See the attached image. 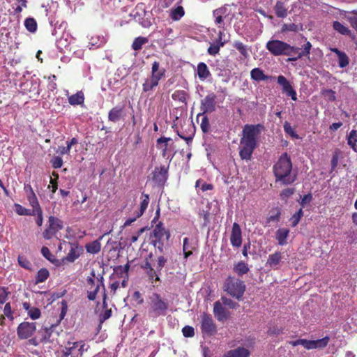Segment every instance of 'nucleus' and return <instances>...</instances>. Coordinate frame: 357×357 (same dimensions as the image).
<instances>
[{
  "label": "nucleus",
  "mask_w": 357,
  "mask_h": 357,
  "mask_svg": "<svg viewBox=\"0 0 357 357\" xmlns=\"http://www.w3.org/2000/svg\"><path fill=\"white\" fill-rule=\"evenodd\" d=\"M264 126L261 124L245 125L240 142V156L243 160H250L257 145V139Z\"/></svg>",
  "instance_id": "nucleus-1"
},
{
  "label": "nucleus",
  "mask_w": 357,
  "mask_h": 357,
  "mask_svg": "<svg viewBox=\"0 0 357 357\" xmlns=\"http://www.w3.org/2000/svg\"><path fill=\"white\" fill-rule=\"evenodd\" d=\"M292 165L287 153L282 154L273 167L277 181L290 184L296 180V175L291 173Z\"/></svg>",
  "instance_id": "nucleus-2"
},
{
  "label": "nucleus",
  "mask_w": 357,
  "mask_h": 357,
  "mask_svg": "<svg viewBox=\"0 0 357 357\" xmlns=\"http://www.w3.org/2000/svg\"><path fill=\"white\" fill-rule=\"evenodd\" d=\"M236 6L234 4H226L224 6L213 10L214 22L219 28L224 27L225 24H230L235 16Z\"/></svg>",
  "instance_id": "nucleus-3"
},
{
  "label": "nucleus",
  "mask_w": 357,
  "mask_h": 357,
  "mask_svg": "<svg viewBox=\"0 0 357 357\" xmlns=\"http://www.w3.org/2000/svg\"><path fill=\"white\" fill-rule=\"evenodd\" d=\"M266 48L274 56H291L294 52L298 50V47L291 46L289 44L279 40L268 41Z\"/></svg>",
  "instance_id": "nucleus-4"
},
{
  "label": "nucleus",
  "mask_w": 357,
  "mask_h": 357,
  "mask_svg": "<svg viewBox=\"0 0 357 357\" xmlns=\"http://www.w3.org/2000/svg\"><path fill=\"white\" fill-rule=\"evenodd\" d=\"M224 289L229 295L239 300L245 290L244 282L234 277H229L225 282Z\"/></svg>",
  "instance_id": "nucleus-5"
},
{
  "label": "nucleus",
  "mask_w": 357,
  "mask_h": 357,
  "mask_svg": "<svg viewBox=\"0 0 357 357\" xmlns=\"http://www.w3.org/2000/svg\"><path fill=\"white\" fill-rule=\"evenodd\" d=\"M87 283V298L90 301H94L96 294L99 291L100 286H103L102 280L95 277L94 271L91 272V276H89L86 279Z\"/></svg>",
  "instance_id": "nucleus-6"
},
{
  "label": "nucleus",
  "mask_w": 357,
  "mask_h": 357,
  "mask_svg": "<svg viewBox=\"0 0 357 357\" xmlns=\"http://www.w3.org/2000/svg\"><path fill=\"white\" fill-rule=\"evenodd\" d=\"M201 331L204 336H211L216 333V326L210 314L201 315Z\"/></svg>",
  "instance_id": "nucleus-7"
},
{
  "label": "nucleus",
  "mask_w": 357,
  "mask_h": 357,
  "mask_svg": "<svg viewBox=\"0 0 357 357\" xmlns=\"http://www.w3.org/2000/svg\"><path fill=\"white\" fill-rule=\"evenodd\" d=\"M36 331V323L24 321L17 326V333L20 339L26 340L31 337Z\"/></svg>",
  "instance_id": "nucleus-8"
},
{
  "label": "nucleus",
  "mask_w": 357,
  "mask_h": 357,
  "mask_svg": "<svg viewBox=\"0 0 357 357\" xmlns=\"http://www.w3.org/2000/svg\"><path fill=\"white\" fill-rule=\"evenodd\" d=\"M84 344L82 342H68L63 351V356L68 357H81L84 351Z\"/></svg>",
  "instance_id": "nucleus-9"
},
{
  "label": "nucleus",
  "mask_w": 357,
  "mask_h": 357,
  "mask_svg": "<svg viewBox=\"0 0 357 357\" xmlns=\"http://www.w3.org/2000/svg\"><path fill=\"white\" fill-rule=\"evenodd\" d=\"M151 299V312L153 315L160 316L165 314L167 309V304L158 294H153Z\"/></svg>",
  "instance_id": "nucleus-10"
},
{
  "label": "nucleus",
  "mask_w": 357,
  "mask_h": 357,
  "mask_svg": "<svg viewBox=\"0 0 357 357\" xmlns=\"http://www.w3.org/2000/svg\"><path fill=\"white\" fill-rule=\"evenodd\" d=\"M230 242L233 247L239 248L242 244V232L239 225L234 222L232 226Z\"/></svg>",
  "instance_id": "nucleus-11"
},
{
  "label": "nucleus",
  "mask_w": 357,
  "mask_h": 357,
  "mask_svg": "<svg viewBox=\"0 0 357 357\" xmlns=\"http://www.w3.org/2000/svg\"><path fill=\"white\" fill-rule=\"evenodd\" d=\"M215 98L216 96L214 93L208 94L202 100V110L204 113H211L215 109Z\"/></svg>",
  "instance_id": "nucleus-12"
},
{
  "label": "nucleus",
  "mask_w": 357,
  "mask_h": 357,
  "mask_svg": "<svg viewBox=\"0 0 357 357\" xmlns=\"http://www.w3.org/2000/svg\"><path fill=\"white\" fill-rule=\"evenodd\" d=\"M225 33L222 31H219L218 38L211 43L210 47L208 49V53L210 55L215 56L219 52L220 48L223 47L226 40L224 39Z\"/></svg>",
  "instance_id": "nucleus-13"
},
{
  "label": "nucleus",
  "mask_w": 357,
  "mask_h": 357,
  "mask_svg": "<svg viewBox=\"0 0 357 357\" xmlns=\"http://www.w3.org/2000/svg\"><path fill=\"white\" fill-rule=\"evenodd\" d=\"M329 342V337L326 336L324 338L317 340H306L305 348L306 349H323L327 346Z\"/></svg>",
  "instance_id": "nucleus-14"
},
{
  "label": "nucleus",
  "mask_w": 357,
  "mask_h": 357,
  "mask_svg": "<svg viewBox=\"0 0 357 357\" xmlns=\"http://www.w3.org/2000/svg\"><path fill=\"white\" fill-rule=\"evenodd\" d=\"M213 313L218 321H223L229 317L228 311L222 306L220 301L214 303Z\"/></svg>",
  "instance_id": "nucleus-15"
},
{
  "label": "nucleus",
  "mask_w": 357,
  "mask_h": 357,
  "mask_svg": "<svg viewBox=\"0 0 357 357\" xmlns=\"http://www.w3.org/2000/svg\"><path fill=\"white\" fill-rule=\"evenodd\" d=\"M107 42V38L102 35H93L89 38V47L90 49H96Z\"/></svg>",
  "instance_id": "nucleus-16"
},
{
  "label": "nucleus",
  "mask_w": 357,
  "mask_h": 357,
  "mask_svg": "<svg viewBox=\"0 0 357 357\" xmlns=\"http://www.w3.org/2000/svg\"><path fill=\"white\" fill-rule=\"evenodd\" d=\"M165 74V69L160 67V63L155 61L152 64L151 77L159 82Z\"/></svg>",
  "instance_id": "nucleus-17"
},
{
  "label": "nucleus",
  "mask_w": 357,
  "mask_h": 357,
  "mask_svg": "<svg viewBox=\"0 0 357 357\" xmlns=\"http://www.w3.org/2000/svg\"><path fill=\"white\" fill-rule=\"evenodd\" d=\"M153 234L160 241L163 240L168 241L170 236L169 232L166 230L161 224H158L155 226L153 230Z\"/></svg>",
  "instance_id": "nucleus-18"
},
{
  "label": "nucleus",
  "mask_w": 357,
  "mask_h": 357,
  "mask_svg": "<svg viewBox=\"0 0 357 357\" xmlns=\"http://www.w3.org/2000/svg\"><path fill=\"white\" fill-rule=\"evenodd\" d=\"M250 352L243 347H238L226 353L224 357H248Z\"/></svg>",
  "instance_id": "nucleus-19"
},
{
  "label": "nucleus",
  "mask_w": 357,
  "mask_h": 357,
  "mask_svg": "<svg viewBox=\"0 0 357 357\" xmlns=\"http://www.w3.org/2000/svg\"><path fill=\"white\" fill-rule=\"evenodd\" d=\"M282 259V255L280 252H275V253L269 255L266 264L271 268L274 269L278 268V265Z\"/></svg>",
  "instance_id": "nucleus-20"
},
{
  "label": "nucleus",
  "mask_w": 357,
  "mask_h": 357,
  "mask_svg": "<svg viewBox=\"0 0 357 357\" xmlns=\"http://www.w3.org/2000/svg\"><path fill=\"white\" fill-rule=\"evenodd\" d=\"M289 234V230L287 228H280L275 233V238L280 245L287 244V239Z\"/></svg>",
  "instance_id": "nucleus-21"
},
{
  "label": "nucleus",
  "mask_w": 357,
  "mask_h": 357,
  "mask_svg": "<svg viewBox=\"0 0 357 357\" xmlns=\"http://www.w3.org/2000/svg\"><path fill=\"white\" fill-rule=\"evenodd\" d=\"M195 248L192 241L188 238H183V252L185 259H187L192 254V250Z\"/></svg>",
  "instance_id": "nucleus-22"
},
{
  "label": "nucleus",
  "mask_w": 357,
  "mask_h": 357,
  "mask_svg": "<svg viewBox=\"0 0 357 357\" xmlns=\"http://www.w3.org/2000/svg\"><path fill=\"white\" fill-rule=\"evenodd\" d=\"M84 101V96L82 91H78L75 94L68 96V102L73 106L82 105Z\"/></svg>",
  "instance_id": "nucleus-23"
},
{
  "label": "nucleus",
  "mask_w": 357,
  "mask_h": 357,
  "mask_svg": "<svg viewBox=\"0 0 357 357\" xmlns=\"http://www.w3.org/2000/svg\"><path fill=\"white\" fill-rule=\"evenodd\" d=\"M159 82L151 77H147L142 84V90L144 92L147 93L153 91L158 85Z\"/></svg>",
  "instance_id": "nucleus-24"
},
{
  "label": "nucleus",
  "mask_w": 357,
  "mask_h": 357,
  "mask_svg": "<svg viewBox=\"0 0 357 357\" xmlns=\"http://www.w3.org/2000/svg\"><path fill=\"white\" fill-rule=\"evenodd\" d=\"M275 12L278 17L284 18L287 15V8L285 6V3L282 1H277L275 6Z\"/></svg>",
  "instance_id": "nucleus-25"
},
{
  "label": "nucleus",
  "mask_w": 357,
  "mask_h": 357,
  "mask_svg": "<svg viewBox=\"0 0 357 357\" xmlns=\"http://www.w3.org/2000/svg\"><path fill=\"white\" fill-rule=\"evenodd\" d=\"M166 169L165 167L155 168L153 172V179L158 183L164 182L166 179Z\"/></svg>",
  "instance_id": "nucleus-26"
},
{
  "label": "nucleus",
  "mask_w": 357,
  "mask_h": 357,
  "mask_svg": "<svg viewBox=\"0 0 357 357\" xmlns=\"http://www.w3.org/2000/svg\"><path fill=\"white\" fill-rule=\"evenodd\" d=\"M251 78L257 82L267 80L268 77L264 75L263 70L259 68L252 69L250 72Z\"/></svg>",
  "instance_id": "nucleus-27"
},
{
  "label": "nucleus",
  "mask_w": 357,
  "mask_h": 357,
  "mask_svg": "<svg viewBox=\"0 0 357 357\" xmlns=\"http://www.w3.org/2000/svg\"><path fill=\"white\" fill-rule=\"evenodd\" d=\"M185 14L183 8L181 6H178L170 10L169 16L174 21L179 20Z\"/></svg>",
  "instance_id": "nucleus-28"
},
{
  "label": "nucleus",
  "mask_w": 357,
  "mask_h": 357,
  "mask_svg": "<svg viewBox=\"0 0 357 357\" xmlns=\"http://www.w3.org/2000/svg\"><path fill=\"white\" fill-rule=\"evenodd\" d=\"M122 113H123L122 107H114L109 111V114H108V119L111 121L116 122L121 119V117L122 116Z\"/></svg>",
  "instance_id": "nucleus-29"
},
{
  "label": "nucleus",
  "mask_w": 357,
  "mask_h": 357,
  "mask_svg": "<svg viewBox=\"0 0 357 357\" xmlns=\"http://www.w3.org/2000/svg\"><path fill=\"white\" fill-rule=\"evenodd\" d=\"M141 199H142V202L140 203V208L137 211H136L137 218H139L143 215V213L147 208L149 203V197L148 195L142 194Z\"/></svg>",
  "instance_id": "nucleus-30"
},
{
  "label": "nucleus",
  "mask_w": 357,
  "mask_h": 357,
  "mask_svg": "<svg viewBox=\"0 0 357 357\" xmlns=\"http://www.w3.org/2000/svg\"><path fill=\"white\" fill-rule=\"evenodd\" d=\"M197 75L201 80L206 79L211 75L207 66L204 63H199L198 64Z\"/></svg>",
  "instance_id": "nucleus-31"
},
{
  "label": "nucleus",
  "mask_w": 357,
  "mask_h": 357,
  "mask_svg": "<svg viewBox=\"0 0 357 357\" xmlns=\"http://www.w3.org/2000/svg\"><path fill=\"white\" fill-rule=\"evenodd\" d=\"M49 227L56 233L63 228V222L61 220L54 216L49 218Z\"/></svg>",
  "instance_id": "nucleus-32"
},
{
  "label": "nucleus",
  "mask_w": 357,
  "mask_h": 357,
  "mask_svg": "<svg viewBox=\"0 0 357 357\" xmlns=\"http://www.w3.org/2000/svg\"><path fill=\"white\" fill-rule=\"evenodd\" d=\"M101 244L99 240L93 241L86 245L87 252L91 254H97L100 252Z\"/></svg>",
  "instance_id": "nucleus-33"
},
{
  "label": "nucleus",
  "mask_w": 357,
  "mask_h": 357,
  "mask_svg": "<svg viewBox=\"0 0 357 357\" xmlns=\"http://www.w3.org/2000/svg\"><path fill=\"white\" fill-rule=\"evenodd\" d=\"M278 83L282 86V91L286 95L293 89L289 82L283 75L278 77Z\"/></svg>",
  "instance_id": "nucleus-34"
},
{
  "label": "nucleus",
  "mask_w": 357,
  "mask_h": 357,
  "mask_svg": "<svg viewBox=\"0 0 357 357\" xmlns=\"http://www.w3.org/2000/svg\"><path fill=\"white\" fill-rule=\"evenodd\" d=\"M171 140V138L162 137L157 139L158 148L162 150V155H166L167 150L168 142Z\"/></svg>",
  "instance_id": "nucleus-35"
},
{
  "label": "nucleus",
  "mask_w": 357,
  "mask_h": 357,
  "mask_svg": "<svg viewBox=\"0 0 357 357\" xmlns=\"http://www.w3.org/2000/svg\"><path fill=\"white\" fill-rule=\"evenodd\" d=\"M347 143L353 150L356 151L357 130H353L349 132L347 137Z\"/></svg>",
  "instance_id": "nucleus-36"
},
{
  "label": "nucleus",
  "mask_w": 357,
  "mask_h": 357,
  "mask_svg": "<svg viewBox=\"0 0 357 357\" xmlns=\"http://www.w3.org/2000/svg\"><path fill=\"white\" fill-rule=\"evenodd\" d=\"M249 271V268L243 261L238 262L235 266L234 267V271L237 273L238 275H243L245 273H247Z\"/></svg>",
  "instance_id": "nucleus-37"
},
{
  "label": "nucleus",
  "mask_w": 357,
  "mask_h": 357,
  "mask_svg": "<svg viewBox=\"0 0 357 357\" xmlns=\"http://www.w3.org/2000/svg\"><path fill=\"white\" fill-rule=\"evenodd\" d=\"M50 276L49 271L47 268L40 269L36 277V283H41L45 282Z\"/></svg>",
  "instance_id": "nucleus-38"
},
{
  "label": "nucleus",
  "mask_w": 357,
  "mask_h": 357,
  "mask_svg": "<svg viewBox=\"0 0 357 357\" xmlns=\"http://www.w3.org/2000/svg\"><path fill=\"white\" fill-rule=\"evenodd\" d=\"M148 43V39L145 37H137L132 43V47L134 50L138 51L142 49V46Z\"/></svg>",
  "instance_id": "nucleus-39"
},
{
  "label": "nucleus",
  "mask_w": 357,
  "mask_h": 357,
  "mask_svg": "<svg viewBox=\"0 0 357 357\" xmlns=\"http://www.w3.org/2000/svg\"><path fill=\"white\" fill-rule=\"evenodd\" d=\"M24 26L26 29L31 33H34L37 30L36 21L32 17H29L25 20Z\"/></svg>",
  "instance_id": "nucleus-40"
},
{
  "label": "nucleus",
  "mask_w": 357,
  "mask_h": 357,
  "mask_svg": "<svg viewBox=\"0 0 357 357\" xmlns=\"http://www.w3.org/2000/svg\"><path fill=\"white\" fill-rule=\"evenodd\" d=\"M333 29L342 35H348L350 33L349 29L347 26L337 21L333 22Z\"/></svg>",
  "instance_id": "nucleus-41"
},
{
  "label": "nucleus",
  "mask_w": 357,
  "mask_h": 357,
  "mask_svg": "<svg viewBox=\"0 0 357 357\" xmlns=\"http://www.w3.org/2000/svg\"><path fill=\"white\" fill-rule=\"evenodd\" d=\"M27 200L33 208L32 210L41 209L36 194L27 195Z\"/></svg>",
  "instance_id": "nucleus-42"
},
{
  "label": "nucleus",
  "mask_w": 357,
  "mask_h": 357,
  "mask_svg": "<svg viewBox=\"0 0 357 357\" xmlns=\"http://www.w3.org/2000/svg\"><path fill=\"white\" fill-rule=\"evenodd\" d=\"M234 47L239 51V52L245 57L248 56V50L246 45L240 41H235Z\"/></svg>",
  "instance_id": "nucleus-43"
},
{
  "label": "nucleus",
  "mask_w": 357,
  "mask_h": 357,
  "mask_svg": "<svg viewBox=\"0 0 357 357\" xmlns=\"http://www.w3.org/2000/svg\"><path fill=\"white\" fill-rule=\"evenodd\" d=\"M15 211L19 215H31V210L27 209L19 204H15Z\"/></svg>",
  "instance_id": "nucleus-44"
},
{
  "label": "nucleus",
  "mask_w": 357,
  "mask_h": 357,
  "mask_svg": "<svg viewBox=\"0 0 357 357\" xmlns=\"http://www.w3.org/2000/svg\"><path fill=\"white\" fill-rule=\"evenodd\" d=\"M31 216H36V222L40 227L43 222V211L42 209L31 210Z\"/></svg>",
  "instance_id": "nucleus-45"
},
{
  "label": "nucleus",
  "mask_w": 357,
  "mask_h": 357,
  "mask_svg": "<svg viewBox=\"0 0 357 357\" xmlns=\"http://www.w3.org/2000/svg\"><path fill=\"white\" fill-rule=\"evenodd\" d=\"M338 57V64L341 68H344L349 64V58L344 52L340 53Z\"/></svg>",
  "instance_id": "nucleus-46"
},
{
  "label": "nucleus",
  "mask_w": 357,
  "mask_h": 357,
  "mask_svg": "<svg viewBox=\"0 0 357 357\" xmlns=\"http://www.w3.org/2000/svg\"><path fill=\"white\" fill-rule=\"evenodd\" d=\"M29 317L32 320H36L40 318L41 315L40 310L36 307H33L28 312H27Z\"/></svg>",
  "instance_id": "nucleus-47"
},
{
  "label": "nucleus",
  "mask_w": 357,
  "mask_h": 357,
  "mask_svg": "<svg viewBox=\"0 0 357 357\" xmlns=\"http://www.w3.org/2000/svg\"><path fill=\"white\" fill-rule=\"evenodd\" d=\"M143 268L146 270H149L147 273L151 278H153L154 277H155V280H159V278L158 276L156 271L153 269V268L151 267V265L149 262L146 261L145 265L143 266Z\"/></svg>",
  "instance_id": "nucleus-48"
},
{
  "label": "nucleus",
  "mask_w": 357,
  "mask_h": 357,
  "mask_svg": "<svg viewBox=\"0 0 357 357\" xmlns=\"http://www.w3.org/2000/svg\"><path fill=\"white\" fill-rule=\"evenodd\" d=\"M322 94L328 101H334L335 100V93L331 89H326L323 91Z\"/></svg>",
  "instance_id": "nucleus-49"
},
{
  "label": "nucleus",
  "mask_w": 357,
  "mask_h": 357,
  "mask_svg": "<svg viewBox=\"0 0 357 357\" xmlns=\"http://www.w3.org/2000/svg\"><path fill=\"white\" fill-rule=\"evenodd\" d=\"M8 291L4 287H0V305L4 304L8 300ZM1 306H0V308Z\"/></svg>",
  "instance_id": "nucleus-50"
},
{
  "label": "nucleus",
  "mask_w": 357,
  "mask_h": 357,
  "mask_svg": "<svg viewBox=\"0 0 357 357\" xmlns=\"http://www.w3.org/2000/svg\"><path fill=\"white\" fill-rule=\"evenodd\" d=\"M284 130L285 132L287 133L288 135H289L290 136L295 137V138L298 137L296 132L294 131V128L291 127V126L290 125L289 123H288V122L284 123Z\"/></svg>",
  "instance_id": "nucleus-51"
},
{
  "label": "nucleus",
  "mask_w": 357,
  "mask_h": 357,
  "mask_svg": "<svg viewBox=\"0 0 357 357\" xmlns=\"http://www.w3.org/2000/svg\"><path fill=\"white\" fill-rule=\"evenodd\" d=\"M183 335L187 337H193L195 335L194 328L192 326H185L182 329Z\"/></svg>",
  "instance_id": "nucleus-52"
},
{
  "label": "nucleus",
  "mask_w": 357,
  "mask_h": 357,
  "mask_svg": "<svg viewBox=\"0 0 357 357\" xmlns=\"http://www.w3.org/2000/svg\"><path fill=\"white\" fill-rule=\"evenodd\" d=\"M18 263L19 264L26 268L29 269L31 268V264L30 262L26 259V258L24 256H19L18 257Z\"/></svg>",
  "instance_id": "nucleus-53"
},
{
  "label": "nucleus",
  "mask_w": 357,
  "mask_h": 357,
  "mask_svg": "<svg viewBox=\"0 0 357 357\" xmlns=\"http://www.w3.org/2000/svg\"><path fill=\"white\" fill-rule=\"evenodd\" d=\"M51 162L54 168L58 169L61 167L63 165V160L59 156H55L52 159Z\"/></svg>",
  "instance_id": "nucleus-54"
},
{
  "label": "nucleus",
  "mask_w": 357,
  "mask_h": 357,
  "mask_svg": "<svg viewBox=\"0 0 357 357\" xmlns=\"http://www.w3.org/2000/svg\"><path fill=\"white\" fill-rule=\"evenodd\" d=\"M41 253L44 257L50 261H54V256L50 252V250L47 247H43L41 249Z\"/></svg>",
  "instance_id": "nucleus-55"
},
{
  "label": "nucleus",
  "mask_w": 357,
  "mask_h": 357,
  "mask_svg": "<svg viewBox=\"0 0 357 357\" xmlns=\"http://www.w3.org/2000/svg\"><path fill=\"white\" fill-rule=\"evenodd\" d=\"M297 31V25H296L294 23L291 24H283L282 27V31L286 32V31Z\"/></svg>",
  "instance_id": "nucleus-56"
},
{
  "label": "nucleus",
  "mask_w": 357,
  "mask_h": 357,
  "mask_svg": "<svg viewBox=\"0 0 357 357\" xmlns=\"http://www.w3.org/2000/svg\"><path fill=\"white\" fill-rule=\"evenodd\" d=\"M298 50H300L298 48ZM297 54L298 56L296 57H294V58H290L289 60L290 61H296L298 59H300L303 56H308L310 54V52L307 51V50H305L303 47V50L301 52H299V50H298V52H294L293 54Z\"/></svg>",
  "instance_id": "nucleus-57"
},
{
  "label": "nucleus",
  "mask_w": 357,
  "mask_h": 357,
  "mask_svg": "<svg viewBox=\"0 0 357 357\" xmlns=\"http://www.w3.org/2000/svg\"><path fill=\"white\" fill-rule=\"evenodd\" d=\"M298 50H300L298 48ZM297 54L298 56L296 57H294V58H290L289 60L290 61H296L298 59H300L303 56H308L310 54V52L307 51V50H305L303 47V50L301 52H299V50H298V52H294L293 54Z\"/></svg>",
  "instance_id": "nucleus-58"
},
{
  "label": "nucleus",
  "mask_w": 357,
  "mask_h": 357,
  "mask_svg": "<svg viewBox=\"0 0 357 357\" xmlns=\"http://www.w3.org/2000/svg\"><path fill=\"white\" fill-rule=\"evenodd\" d=\"M166 261H167V260H166V259H165L164 257H162V256L159 257L158 259L157 265L155 266V268H156L155 271H160L162 268V267L165 266Z\"/></svg>",
  "instance_id": "nucleus-59"
},
{
  "label": "nucleus",
  "mask_w": 357,
  "mask_h": 357,
  "mask_svg": "<svg viewBox=\"0 0 357 357\" xmlns=\"http://www.w3.org/2000/svg\"><path fill=\"white\" fill-rule=\"evenodd\" d=\"M4 314L8 317L13 319V311L11 310V306L9 303H6L3 308Z\"/></svg>",
  "instance_id": "nucleus-60"
},
{
  "label": "nucleus",
  "mask_w": 357,
  "mask_h": 357,
  "mask_svg": "<svg viewBox=\"0 0 357 357\" xmlns=\"http://www.w3.org/2000/svg\"><path fill=\"white\" fill-rule=\"evenodd\" d=\"M112 315V310H105L100 315V322H103L107 319H109Z\"/></svg>",
  "instance_id": "nucleus-61"
},
{
  "label": "nucleus",
  "mask_w": 357,
  "mask_h": 357,
  "mask_svg": "<svg viewBox=\"0 0 357 357\" xmlns=\"http://www.w3.org/2000/svg\"><path fill=\"white\" fill-rule=\"evenodd\" d=\"M293 193H294V190L293 189L287 188V189L284 190L281 192L280 196H281L282 199H286L288 197H289L291 195H293Z\"/></svg>",
  "instance_id": "nucleus-62"
},
{
  "label": "nucleus",
  "mask_w": 357,
  "mask_h": 357,
  "mask_svg": "<svg viewBox=\"0 0 357 357\" xmlns=\"http://www.w3.org/2000/svg\"><path fill=\"white\" fill-rule=\"evenodd\" d=\"M222 301L225 305L229 306L230 308H234L236 305V303L232 300L225 297L222 298Z\"/></svg>",
  "instance_id": "nucleus-63"
},
{
  "label": "nucleus",
  "mask_w": 357,
  "mask_h": 357,
  "mask_svg": "<svg viewBox=\"0 0 357 357\" xmlns=\"http://www.w3.org/2000/svg\"><path fill=\"white\" fill-rule=\"evenodd\" d=\"M55 234L56 232L49 227L43 232V237L46 239H50Z\"/></svg>",
  "instance_id": "nucleus-64"
}]
</instances>
